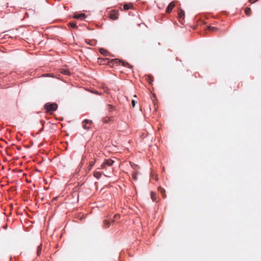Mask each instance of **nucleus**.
I'll return each instance as SVG.
<instances>
[{
  "mask_svg": "<svg viewBox=\"0 0 261 261\" xmlns=\"http://www.w3.org/2000/svg\"><path fill=\"white\" fill-rule=\"evenodd\" d=\"M207 30L209 31L215 32L216 31L218 30V29L214 27L208 26L207 28Z\"/></svg>",
  "mask_w": 261,
  "mask_h": 261,
  "instance_id": "1a4fd4ad",
  "label": "nucleus"
},
{
  "mask_svg": "<svg viewBox=\"0 0 261 261\" xmlns=\"http://www.w3.org/2000/svg\"><path fill=\"white\" fill-rule=\"evenodd\" d=\"M104 224H105V225L106 226V227H109V225H110V223L109 221H108L107 220H105L104 221Z\"/></svg>",
  "mask_w": 261,
  "mask_h": 261,
  "instance_id": "aec40b11",
  "label": "nucleus"
},
{
  "mask_svg": "<svg viewBox=\"0 0 261 261\" xmlns=\"http://www.w3.org/2000/svg\"><path fill=\"white\" fill-rule=\"evenodd\" d=\"M83 127L85 129H89V126H87L85 123L83 124Z\"/></svg>",
  "mask_w": 261,
  "mask_h": 261,
  "instance_id": "412c9836",
  "label": "nucleus"
},
{
  "mask_svg": "<svg viewBox=\"0 0 261 261\" xmlns=\"http://www.w3.org/2000/svg\"><path fill=\"white\" fill-rule=\"evenodd\" d=\"M159 190L161 193H162V194H163V196H164V193H163L165 192L164 190L162 188H160L159 189Z\"/></svg>",
  "mask_w": 261,
  "mask_h": 261,
  "instance_id": "5701e85b",
  "label": "nucleus"
},
{
  "mask_svg": "<svg viewBox=\"0 0 261 261\" xmlns=\"http://www.w3.org/2000/svg\"><path fill=\"white\" fill-rule=\"evenodd\" d=\"M133 178L135 180H137L138 179V173L137 172H134L133 173Z\"/></svg>",
  "mask_w": 261,
  "mask_h": 261,
  "instance_id": "ddd939ff",
  "label": "nucleus"
},
{
  "mask_svg": "<svg viewBox=\"0 0 261 261\" xmlns=\"http://www.w3.org/2000/svg\"><path fill=\"white\" fill-rule=\"evenodd\" d=\"M132 106L133 107H135V105H136V103H135V101L134 100H132Z\"/></svg>",
  "mask_w": 261,
  "mask_h": 261,
  "instance_id": "b1692460",
  "label": "nucleus"
},
{
  "mask_svg": "<svg viewBox=\"0 0 261 261\" xmlns=\"http://www.w3.org/2000/svg\"><path fill=\"white\" fill-rule=\"evenodd\" d=\"M70 25L72 28H75L76 27V23L74 22L70 23Z\"/></svg>",
  "mask_w": 261,
  "mask_h": 261,
  "instance_id": "6ab92c4d",
  "label": "nucleus"
},
{
  "mask_svg": "<svg viewBox=\"0 0 261 261\" xmlns=\"http://www.w3.org/2000/svg\"><path fill=\"white\" fill-rule=\"evenodd\" d=\"M95 161H91V162H90L89 165L88 166V170H91V169L92 168L93 166L95 164Z\"/></svg>",
  "mask_w": 261,
  "mask_h": 261,
  "instance_id": "9d476101",
  "label": "nucleus"
},
{
  "mask_svg": "<svg viewBox=\"0 0 261 261\" xmlns=\"http://www.w3.org/2000/svg\"><path fill=\"white\" fill-rule=\"evenodd\" d=\"M84 123L85 124H90L92 123V121L88 120V119H85L84 121Z\"/></svg>",
  "mask_w": 261,
  "mask_h": 261,
  "instance_id": "a211bd4d",
  "label": "nucleus"
},
{
  "mask_svg": "<svg viewBox=\"0 0 261 261\" xmlns=\"http://www.w3.org/2000/svg\"><path fill=\"white\" fill-rule=\"evenodd\" d=\"M99 51L101 54L104 55H106L107 54V51L105 49H103V48H100Z\"/></svg>",
  "mask_w": 261,
  "mask_h": 261,
  "instance_id": "f8f14e48",
  "label": "nucleus"
},
{
  "mask_svg": "<svg viewBox=\"0 0 261 261\" xmlns=\"http://www.w3.org/2000/svg\"><path fill=\"white\" fill-rule=\"evenodd\" d=\"M110 18L113 20H116L118 18V12L113 11L110 14Z\"/></svg>",
  "mask_w": 261,
  "mask_h": 261,
  "instance_id": "7ed1b4c3",
  "label": "nucleus"
},
{
  "mask_svg": "<svg viewBox=\"0 0 261 261\" xmlns=\"http://www.w3.org/2000/svg\"><path fill=\"white\" fill-rule=\"evenodd\" d=\"M61 73L64 75H70V72L68 69H62L61 70Z\"/></svg>",
  "mask_w": 261,
  "mask_h": 261,
  "instance_id": "0eeeda50",
  "label": "nucleus"
},
{
  "mask_svg": "<svg viewBox=\"0 0 261 261\" xmlns=\"http://www.w3.org/2000/svg\"><path fill=\"white\" fill-rule=\"evenodd\" d=\"M93 175L96 178L99 179L101 177V173L100 172L95 171V172H94Z\"/></svg>",
  "mask_w": 261,
  "mask_h": 261,
  "instance_id": "6e6552de",
  "label": "nucleus"
},
{
  "mask_svg": "<svg viewBox=\"0 0 261 261\" xmlns=\"http://www.w3.org/2000/svg\"><path fill=\"white\" fill-rule=\"evenodd\" d=\"M115 61L116 62V63H118V62H119L120 64H121V65L124 67H128L129 68H132V66L126 62L125 61H121V60H119V61H118L117 59H116L115 60Z\"/></svg>",
  "mask_w": 261,
  "mask_h": 261,
  "instance_id": "20e7f679",
  "label": "nucleus"
},
{
  "mask_svg": "<svg viewBox=\"0 0 261 261\" xmlns=\"http://www.w3.org/2000/svg\"><path fill=\"white\" fill-rule=\"evenodd\" d=\"M245 12L247 15H249L251 12V9L249 8H246Z\"/></svg>",
  "mask_w": 261,
  "mask_h": 261,
  "instance_id": "2eb2a0df",
  "label": "nucleus"
},
{
  "mask_svg": "<svg viewBox=\"0 0 261 261\" xmlns=\"http://www.w3.org/2000/svg\"><path fill=\"white\" fill-rule=\"evenodd\" d=\"M44 108L46 110L47 112H50L56 111L58 108V106L55 103H46L44 106Z\"/></svg>",
  "mask_w": 261,
  "mask_h": 261,
  "instance_id": "f257e3e1",
  "label": "nucleus"
},
{
  "mask_svg": "<svg viewBox=\"0 0 261 261\" xmlns=\"http://www.w3.org/2000/svg\"><path fill=\"white\" fill-rule=\"evenodd\" d=\"M134 97H137V96H136V95H135L134 96Z\"/></svg>",
  "mask_w": 261,
  "mask_h": 261,
  "instance_id": "bb28decb",
  "label": "nucleus"
},
{
  "mask_svg": "<svg viewBox=\"0 0 261 261\" xmlns=\"http://www.w3.org/2000/svg\"><path fill=\"white\" fill-rule=\"evenodd\" d=\"M114 217H115V219H117V218L119 217V215H115Z\"/></svg>",
  "mask_w": 261,
  "mask_h": 261,
  "instance_id": "a878e982",
  "label": "nucleus"
},
{
  "mask_svg": "<svg viewBox=\"0 0 261 261\" xmlns=\"http://www.w3.org/2000/svg\"><path fill=\"white\" fill-rule=\"evenodd\" d=\"M41 245H40L38 247V249H37V254L38 255H39L40 253H41Z\"/></svg>",
  "mask_w": 261,
  "mask_h": 261,
  "instance_id": "f3484780",
  "label": "nucleus"
},
{
  "mask_svg": "<svg viewBox=\"0 0 261 261\" xmlns=\"http://www.w3.org/2000/svg\"><path fill=\"white\" fill-rule=\"evenodd\" d=\"M107 109L108 111H111L113 110V107L111 105H108L107 106Z\"/></svg>",
  "mask_w": 261,
  "mask_h": 261,
  "instance_id": "dca6fc26",
  "label": "nucleus"
},
{
  "mask_svg": "<svg viewBox=\"0 0 261 261\" xmlns=\"http://www.w3.org/2000/svg\"><path fill=\"white\" fill-rule=\"evenodd\" d=\"M43 76H51V77H54L53 75H50V74H44L43 75Z\"/></svg>",
  "mask_w": 261,
  "mask_h": 261,
  "instance_id": "393cba45",
  "label": "nucleus"
},
{
  "mask_svg": "<svg viewBox=\"0 0 261 261\" xmlns=\"http://www.w3.org/2000/svg\"><path fill=\"white\" fill-rule=\"evenodd\" d=\"M184 15H185V12L184 11L182 10H181L179 13H178V17L179 18H182L184 17Z\"/></svg>",
  "mask_w": 261,
  "mask_h": 261,
  "instance_id": "9b49d317",
  "label": "nucleus"
},
{
  "mask_svg": "<svg viewBox=\"0 0 261 261\" xmlns=\"http://www.w3.org/2000/svg\"><path fill=\"white\" fill-rule=\"evenodd\" d=\"M85 17L86 15L84 13L77 14L73 16V18L77 19H83Z\"/></svg>",
  "mask_w": 261,
  "mask_h": 261,
  "instance_id": "39448f33",
  "label": "nucleus"
},
{
  "mask_svg": "<svg viewBox=\"0 0 261 261\" xmlns=\"http://www.w3.org/2000/svg\"><path fill=\"white\" fill-rule=\"evenodd\" d=\"M114 163V161L111 159L106 160L100 166L101 169H105L106 165L111 166Z\"/></svg>",
  "mask_w": 261,
  "mask_h": 261,
  "instance_id": "f03ea898",
  "label": "nucleus"
},
{
  "mask_svg": "<svg viewBox=\"0 0 261 261\" xmlns=\"http://www.w3.org/2000/svg\"><path fill=\"white\" fill-rule=\"evenodd\" d=\"M174 4L173 2H171L169 5L168 6L167 9H166V12L167 13H170L173 9V8L174 7Z\"/></svg>",
  "mask_w": 261,
  "mask_h": 261,
  "instance_id": "423d86ee",
  "label": "nucleus"
},
{
  "mask_svg": "<svg viewBox=\"0 0 261 261\" xmlns=\"http://www.w3.org/2000/svg\"><path fill=\"white\" fill-rule=\"evenodd\" d=\"M154 194L153 192L151 193V197L153 201H154Z\"/></svg>",
  "mask_w": 261,
  "mask_h": 261,
  "instance_id": "4be33fe9",
  "label": "nucleus"
},
{
  "mask_svg": "<svg viewBox=\"0 0 261 261\" xmlns=\"http://www.w3.org/2000/svg\"><path fill=\"white\" fill-rule=\"evenodd\" d=\"M131 6L130 5L125 4L123 6V8L125 10H127L130 8Z\"/></svg>",
  "mask_w": 261,
  "mask_h": 261,
  "instance_id": "4468645a",
  "label": "nucleus"
}]
</instances>
